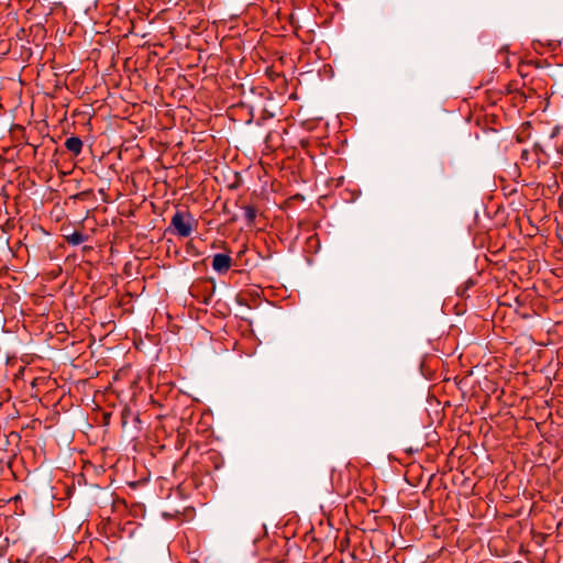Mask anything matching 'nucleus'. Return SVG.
Masks as SVG:
<instances>
[{
  "label": "nucleus",
  "instance_id": "6e6552de",
  "mask_svg": "<svg viewBox=\"0 0 563 563\" xmlns=\"http://www.w3.org/2000/svg\"><path fill=\"white\" fill-rule=\"evenodd\" d=\"M269 137H271V133L267 134L266 142L269 140Z\"/></svg>",
  "mask_w": 563,
  "mask_h": 563
},
{
  "label": "nucleus",
  "instance_id": "20e7f679",
  "mask_svg": "<svg viewBox=\"0 0 563 563\" xmlns=\"http://www.w3.org/2000/svg\"><path fill=\"white\" fill-rule=\"evenodd\" d=\"M244 219L247 227H252L257 216V209L254 206H243Z\"/></svg>",
  "mask_w": 563,
  "mask_h": 563
},
{
  "label": "nucleus",
  "instance_id": "423d86ee",
  "mask_svg": "<svg viewBox=\"0 0 563 563\" xmlns=\"http://www.w3.org/2000/svg\"><path fill=\"white\" fill-rule=\"evenodd\" d=\"M473 286H474V282L472 279H468L467 282H465L464 286H460L457 288L456 292L459 296H464L465 292L467 291V289H470Z\"/></svg>",
  "mask_w": 563,
  "mask_h": 563
},
{
  "label": "nucleus",
  "instance_id": "0eeeda50",
  "mask_svg": "<svg viewBox=\"0 0 563 563\" xmlns=\"http://www.w3.org/2000/svg\"><path fill=\"white\" fill-rule=\"evenodd\" d=\"M529 152L527 150H523L521 153V158L528 159Z\"/></svg>",
  "mask_w": 563,
  "mask_h": 563
},
{
  "label": "nucleus",
  "instance_id": "f257e3e1",
  "mask_svg": "<svg viewBox=\"0 0 563 563\" xmlns=\"http://www.w3.org/2000/svg\"><path fill=\"white\" fill-rule=\"evenodd\" d=\"M197 225L198 221L189 211L177 209L167 230L179 238H188Z\"/></svg>",
  "mask_w": 563,
  "mask_h": 563
},
{
  "label": "nucleus",
  "instance_id": "f03ea898",
  "mask_svg": "<svg viewBox=\"0 0 563 563\" xmlns=\"http://www.w3.org/2000/svg\"><path fill=\"white\" fill-rule=\"evenodd\" d=\"M232 266V258L229 254L218 253L213 255L212 258V268L218 274L223 275L227 274Z\"/></svg>",
  "mask_w": 563,
  "mask_h": 563
},
{
  "label": "nucleus",
  "instance_id": "7ed1b4c3",
  "mask_svg": "<svg viewBox=\"0 0 563 563\" xmlns=\"http://www.w3.org/2000/svg\"><path fill=\"white\" fill-rule=\"evenodd\" d=\"M64 145H65L66 150L68 152H70L74 156H78L82 151L84 143L80 140V137L70 136V137L66 139Z\"/></svg>",
  "mask_w": 563,
  "mask_h": 563
},
{
  "label": "nucleus",
  "instance_id": "39448f33",
  "mask_svg": "<svg viewBox=\"0 0 563 563\" xmlns=\"http://www.w3.org/2000/svg\"><path fill=\"white\" fill-rule=\"evenodd\" d=\"M88 240V235L79 232L74 231L71 234L66 235V241L71 245H79Z\"/></svg>",
  "mask_w": 563,
  "mask_h": 563
}]
</instances>
